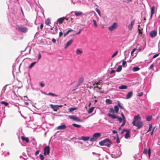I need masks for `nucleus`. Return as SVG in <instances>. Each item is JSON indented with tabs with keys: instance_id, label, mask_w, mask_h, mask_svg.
<instances>
[{
	"instance_id": "obj_1",
	"label": "nucleus",
	"mask_w": 160,
	"mask_h": 160,
	"mask_svg": "<svg viewBox=\"0 0 160 160\" xmlns=\"http://www.w3.org/2000/svg\"><path fill=\"white\" fill-rule=\"evenodd\" d=\"M110 143H112L110 140V139L107 138L99 142V144L100 146H106L108 147H110L111 145Z\"/></svg>"
},
{
	"instance_id": "obj_2",
	"label": "nucleus",
	"mask_w": 160,
	"mask_h": 160,
	"mask_svg": "<svg viewBox=\"0 0 160 160\" xmlns=\"http://www.w3.org/2000/svg\"><path fill=\"white\" fill-rule=\"evenodd\" d=\"M121 153L122 152H121L120 148L118 147L115 148L114 151L113 152L112 155L115 156L114 157V158H117L118 157H119L120 156Z\"/></svg>"
},
{
	"instance_id": "obj_3",
	"label": "nucleus",
	"mask_w": 160,
	"mask_h": 160,
	"mask_svg": "<svg viewBox=\"0 0 160 160\" xmlns=\"http://www.w3.org/2000/svg\"><path fill=\"white\" fill-rule=\"evenodd\" d=\"M101 136V133L99 132H97L94 133L93 135L90 140V141L93 142L96 140L97 139L100 137Z\"/></svg>"
},
{
	"instance_id": "obj_4",
	"label": "nucleus",
	"mask_w": 160,
	"mask_h": 160,
	"mask_svg": "<svg viewBox=\"0 0 160 160\" xmlns=\"http://www.w3.org/2000/svg\"><path fill=\"white\" fill-rule=\"evenodd\" d=\"M17 29L19 32L23 33L27 32L28 31V28L22 27H18L17 28Z\"/></svg>"
},
{
	"instance_id": "obj_5",
	"label": "nucleus",
	"mask_w": 160,
	"mask_h": 160,
	"mask_svg": "<svg viewBox=\"0 0 160 160\" xmlns=\"http://www.w3.org/2000/svg\"><path fill=\"white\" fill-rule=\"evenodd\" d=\"M134 126L137 127L138 129L141 128L143 125V123L141 121H138L132 124Z\"/></svg>"
},
{
	"instance_id": "obj_6",
	"label": "nucleus",
	"mask_w": 160,
	"mask_h": 160,
	"mask_svg": "<svg viewBox=\"0 0 160 160\" xmlns=\"http://www.w3.org/2000/svg\"><path fill=\"white\" fill-rule=\"evenodd\" d=\"M50 106L51 108L54 111H57L58 109H59L60 107H62V105H54L53 104H51Z\"/></svg>"
},
{
	"instance_id": "obj_7",
	"label": "nucleus",
	"mask_w": 160,
	"mask_h": 160,
	"mask_svg": "<svg viewBox=\"0 0 160 160\" xmlns=\"http://www.w3.org/2000/svg\"><path fill=\"white\" fill-rule=\"evenodd\" d=\"M69 117L70 119L73 120L77 122H82V120L80 119L78 117L74 116H69Z\"/></svg>"
},
{
	"instance_id": "obj_8",
	"label": "nucleus",
	"mask_w": 160,
	"mask_h": 160,
	"mask_svg": "<svg viewBox=\"0 0 160 160\" xmlns=\"http://www.w3.org/2000/svg\"><path fill=\"white\" fill-rule=\"evenodd\" d=\"M118 27L117 24L116 22L113 23L112 25L108 27V29L109 30L112 31L113 30L115 29Z\"/></svg>"
},
{
	"instance_id": "obj_9",
	"label": "nucleus",
	"mask_w": 160,
	"mask_h": 160,
	"mask_svg": "<svg viewBox=\"0 0 160 160\" xmlns=\"http://www.w3.org/2000/svg\"><path fill=\"white\" fill-rule=\"evenodd\" d=\"M50 148L48 146L45 147L44 148V154L45 155H48L50 153Z\"/></svg>"
},
{
	"instance_id": "obj_10",
	"label": "nucleus",
	"mask_w": 160,
	"mask_h": 160,
	"mask_svg": "<svg viewBox=\"0 0 160 160\" xmlns=\"http://www.w3.org/2000/svg\"><path fill=\"white\" fill-rule=\"evenodd\" d=\"M141 119V118L138 114L137 115L135 116L132 122V124H133L136 122L137 121H138V120H140Z\"/></svg>"
},
{
	"instance_id": "obj_11",
	"label": "nucleus",
	"mask_w": 160,
	"mask_h": 160,
	"mask_svg": "<svg viewBox=\"0 0 160 160\" xmlns=\"http://www.w3.org/2000/svg\"><path fill=\"white\" fill-rule=\"evenodd\" d=\"M135 20H133L131 22L130 24H129L128 26V29L131 31L132 30L133 26L135 24Z\"/></svg>"
},
{
	"instance_id": "obj_12",
	"label": "nucleus",
	"mask_w": 160,
	"mask_h": 160,
	"mask_svg": "<svg viewBox=\"0 0 160 160\" xmlns=\"http://www.w3.org/2000/svg\"><path fill=\"white\" fill-rule=\"evenodd\" d=\"M157 35V32L155 30H153L150 32V35L151 38H153L155 37Z\"/></svg>"
},
{
	"instance_id": "obj_13",
	"label": "nucleus",
	"mask_w": 160,
	"mask_h": 160,
	"mask_svg": "<svg viewBox=\"0 0 160 160\" xmlns=\"http://www.w3.org/2000/svg\"><path fill=\"white\" fill-rule=\"evenodd\" d=\"M155 8V7L154 6H152L151 8V14L149 19H151L152 18V16L154 13Z\"/></svg>"
},
{
	"instance_id": "obj_14",
	"label": "nucleus",
	"mask_w": 160,
	"mask_h": 160,
	"mask_svg": "<svg viewBox=\"0 0 160 160\" xmlns=\"http://www.w3.org/2000/svg\"><path fill=\"white\" fill-rule=\"evenodd\" d=\"M133 95V92L132 91H130L128 92L127 95H126L125 98L126 99H129L131 98Z\"/></svg>"
},
{
	"instance_id": "obj_15",
	"label": "nucleus",
	"mask_w": 160,
	"mask_h": 160,
	"mask_svg": "<svg viewBox=\"0 0 160 160\" xmlns=\"http://www.w3.org/2000/svg\"><path fill=\"white\" fill-rule=\"evenodd\" d=\"M65 19H66L67 20H68V19H66V18L64 17L60 18L57 20V22H58L59 23H62Z\"/></svg>"
},
{
	"instance_id": "obj_16",
	"label": "nucleus",
	"mask_w": 160,
	"mask_h": 160,
	"mask_svg": "<svg viewBox=\"0 0 160 160\" xmlns=\"http://www.w3.org/2000/svg\"><path fill=\"white\" fill-rule=\"evenodd\" d=\"M66 126L64 125H62L58 126L57 127V129L58 130H62L66 128Z\"/></svg>"
},
{
	"instance_id": "obj_17",
	"label": "nucleus",
	"mask_w": 160,
	"mask_h": 160,
	"mask_svg": "<svg viewBox=\"0 0 160 160\" xmlns=\"http://www.w3.org/2000/svg\"><path fill=\"white\" fill-rule=\"evenodd\" d=\"M148 152V156L149 157H150V154H151V149H150V148H149L148 149V151L146 148H145L144 149L143 152V153H144L145 154H147Z\"/></svg>"
},
{
	"instance_id": "obj_18",
	"label": "nucleus",
	"mask_w": 160,
	"mask_h": 160,
	"mask_svg": "<svg viewBox=\"0 0 160 160\" xmlns=\"http://www.w3.org/2000/svg\"><path fill=\"white\" fill-rule=\"evenodd\" d=\"M130 132L129 130H127L126 133L124 136V138L126 139H128L129 138H130Z\"/></svg>"
},
{
	"instance_id": "obj_19",
	"label": "nucleus",
	"mask_w": 160,
	"mask_h": 160,
	"mask_svg": "<svg viewBox=\"0 0 160 160\" xmlns=\"http://www.w3.org/2000/svg\"><path fill=\"white\" fill-rule=\"evenodd\" d=\"M73 41L72 40H70L68 41L66 45L65 46V48H66L68 47L72 42Z\"/></svg>"
},
{
	"instance_id": "obj_20",
	"label": "nucleus",
	"mask_w": 160,
	"mask_h": 160,
	"mask_svg": "<svg viewBox=\"0 0 160 160\" xmlns=\"http://www.w3.org/2000/svg\"><path fill=\"white\" fill-rule=\"evenodd\" d=\"M90 138L89 137L82 136V137L81 138L79 139L80 140H83L84 141H87Z\"/></svg>"
},
{
	"instance_id": "obj_21",
	"label": "nucleus",
	"mask_w": 160,
	"mask_h": 160,
	"mask_svg": "<svg viewBox=\"0 0 160 160\" xmlns=\"http://www.w3.org/2000/svg\"><path fill=\"white\" fill-rule=\"evenodd\" d=\"M83 81V78L82 77H80L78 80V83L77 85V86H79L82 83Z\"/></svg>"
},
{
	"instance_id": "obj_22",
	"label": "nucleus",
	"mask_w": 160,
	"mask_h": 160,
	"mask_svg": "<svg viewBox=\"0 0 160 160\" xmlns=\"http://www.w3.org/2000/svg\"><path fill=\"white\" fill-rule=\"evenodd\" d=\"M127 86L126 85H122L118 88L120 89H125L127 88Z\"/></svg>"
},
{
	"instance_id": "obj_23",
	"label": "nucleus",
	"mask_w": 160,
	"mask_h": 160,
	"mask_svg": "<svg viewBox=\"0 0 160 160\" xmlns=\"http://www.w3.org/2000/svg\"><path fill=\"white\" fill-rule=\"evenodd\" d=\"M108 116L111 117L113 119H116L117 118H118V116L114 115L111 114H108Z\"/></svg>"
},
{
	"instance_id": "obj_24",
	"label": "nucleus",
	"mask_w": 160,
	"mask_h": 160,
	"mask_svg": "<svg viewBox=\"0 0 160 160\" xmlns=\"http://www.w3.org/2000/svg\"><path fill=\"white\" fill-rule=\"evenodd\" d=\"M75 14L77 16H79L82 14V12H75Z\"/></svg>"
},
{
	"instance_id": "obj_25",
	"label": "nucleus",
	"mask_w": 160,
	"mask_h": 160,
	"mask_svg": "<svg viewBox=\"0 0 160 160\" xmlns=\"http://www.w3.org/2000/svg\"><path fill=\"white\" fill-rule=\"evenodd\" d=\"M114 111L117 114L118 113L119 108L118 106H114Z\"/></svg>"
},
{
	"instance_id": "obj_26",
	"label": "nucleus",
	"mask_w": 160,
	"mask_h": 160,
	"mask_svg": "<svg viewBox=\"0 0 160 160\" xmlns=\"http://www.w3.org/2000/svg\"><path fill=\"white\" fill-rule=\"evenodd\" d=\"M140 69V68L137 67H134L132 69V71L133 72H136Z\"/></svg>"
},
{
	"instance_id": "obj_27",
	"label": "nucleus",
	"mask_w": 160,
	"mask_h": 160,
	"mask_svg": "<svg viewBox=\"0 0 160 160\" xmlns=\"http://www.w3.org/2000/svg\"><path fill=\"white\" fill-rule=\"evenodd\" d=\"M106 102L107 104H110L112 103V102L111 100L107 99L106 100Z\"/></svg>"
},
{
	"instance_id": "obj_28",
	"label": "nucleus",
	"mask_w": 160,
	"mask_h": 160,
	"mask_svg": "<svg viewBox=\"0 0 160 160\" xmlns=\"http://www.w3.org/2000/svg\"><path fill=\"white\" fill-rule=\"evenodd\" d=\"M36 62H33L32 63L29 67V69L32 68L36 64Z\"/></svg>"
},
{
	"instance_id": "obj_29",
	"label": "nucleus",
	"mask_w": 160,
	"mask_h": 160,
	"mask_svg": "<svg viewBox=\"0 0 160 160\" xmlns=\"http://www.w3.org/2000/svg\"><path fill=\"white\" fill-rule=\"evenodd\" d=\"M22 139L23 141H25L27 143L29 141L28 138H26L24 137H22Z\"/></svg>"
},
{
	"instance_id": "obj_30",
	"label": "nucleus",
	"mask_w": 160,
	"mask_h": 160,
	"mask_svg": "<svg viewBox=\"0 0 160 160\" xmlns=\"http://www.w3.org/2000/svg\"><path fill=\"white\" fill-rule=\"evenodd\" d=\"M94 107H92L91 108H90L88 110V113H92L93 112V111L94 110Z\"/></svg>"
},
{
	"instance_id": "obj_31",
	"label": "nucleus",
	"mask_w": 160,
	"mask_h": 160,
	"mask_svg": "<svg viewBox=\"0 0 160 160\" xmlns=\"http://www.w3.org/2000/svg\"><path fill=\"white\" fill-rule=\"evenodd\" d=\"M122 69L121 66H119L116 69V71L117 72H119L121 71Z\"/></svg>"
},
{
	"instance_id": "obj_32",
	"label": "nucleus",
	"mask_w": 160,
	"mask_h": 160,
	"mask_svg": "<svg viewBox=\"0 0 160 160\" xmlns=\"http://www.w3.org/2000/svg\"><path fill=\"white\" fill-rule=\"evenodd\" d=\"M51 23L50 20L49 18H48L47 19L46 21H45V23L47 25H49V24Z\"/></svg>"
},
{
	"instance_id": "obj_33",
	"label": "nucleus",
	"mask_w": 160,
	"mask_h": 160,
	"mask_svg": "<svg viewBox=\"0 0 160 160\" xmlns=\"http://www.w3.org/2000/svg\"><path fill=\"white\" fill-rule=\"evenodd\" d=\"M109 112L112 113H114L115 112L113 108H110Z\"/></svg>"
},
{
	"instance_id": "obj_34",
	"label": "nucleus",
	"mask_w": 160,
	"mask_h": 160,
	"mask_svg": "<svg viewBox=\"0 0 160 160\" xmlns=\"http://www.w3.org/2000/svg\"><path fill=\"white\" fill-rule=\"evenodd\" d=\"M72 125L75 127L77 128H81V126L75 123H73L72 124Z\"/></svg>"
},
{
	"instance_id": "obj_35",
	"label": "nucleus",
	"mask_w": 160,
	"mask_h": 160,
	"mask_svg": "<svg viewBox=\"0 0 160 160\" xmlns=\"http://www.w3.org/2000/svg\"><path fill=\"white\" fill-rule=\"evenodd\" d=\"M0 103L4 105L5 106H7L8 105V103L4 101H2L0 102Z\"/></svg>"
},
{
	"instance_id": "obj_36",
	"label": "nucleus",
	"mask_w": 160,
	"mask_h": 160,
	"mask_svg": "<svg viewBox=\"0 0 160 160\" xmlns=\"http://www.w3.org/2000/svg\"><path fill=\"white\" fill-rule=\"evenodd\" d=\"M152 118V116H148L146 118V119L147 121H150Z\"/></svg>"
},
{
	"instance_id": "obj_37",
	"label": "nucleus",
	"mask_w": 160,
	"mask_h": 160,
	"mask_svg": "<svg viewBox=\"0 0 160 160\" xmlns=\"http://www.w3.org/2000/svg\"><path fill=\"white\" fill-rule=\"evenodd\" d=\"M77 109L76 108H72L69 109V112H71Z\"/></svg>"
},
{
	"instance_id": "obj_38",
	"label": "nucleus",
	"mask_w": 160,
	"mask_h": 160,
	"mask_svg": "<svg viewBox=\"0 0 160 160\" xmlns=\"http://www.w3.org/2000/svg\"><path fill=\"white\" fill-rule=\"evenodd\" d=\"M47 95H51V96H53V97H55H55H57V96H58V95H57L56 94H55L51 93V92L49 93Z\"/></svg>"
},
{
	"instance_id": "obj_39",
	"label": "nucleus",
	"mask_w": 160,
	"mask_h": 160,
	"mask_svg": "<svg viewBox=\"0 0 160 160\" xmlns=\"http://www.w3.org/2000/svg\"><path fill=\"white\" fill-rule=\"evenodd\" d=\"M152 128V125L151 124H149V129L148 130L147 132H149L150 131H151Z\"/></svg>"
},
{
	"instance_id": "obj_40",
	"label": "nucleus",
	"mask_w": 160,
	"mask_h": 160,
	"mask_svg": "<svg viewBox=\"0 0 160 160\" xmlns=\"http://www.w3.org/2000/svg\"><path fill=\"white\" fill-rule=\"evenodd\" d=\"M82 52V51L79 49H77L76 51V53L77 54H81Z\"/></svg>"
},
{
	"instance_id": "obj_41",
	"label": "nucleus",
	"mask_w": 160,
	"mask_h": 160,
	"mask_svg": "<svg viewBox=\"0 0 160 160\" xmlns=\"http://www.w3.org/2000/svg\"><path fill=\"white\" fill-rule=\"evenodd\" d=\"M95 10L98 13V14L100 16H101V13H100V12L99 10L97 8H96L95 9Z\"/></svg>"
},
{
	"instance_id": "obj_42",
	"label": "nucleus",
	"mask_w": 160,
	"mask_h": 160,
	"mask_svg": "<svg viewBox=\"0 0 160 160\" xmlns=\"http://www.w3.org/2000/svg\"><path fill=\"white\" fill-rule=\"evenodd\" d=\"M40 158L41 160H44V156L41 154H40Z\"/></svg>"
},
{
	"instance_id": "obj_43",
	"label": "nucleus",
	"mask_w": 160,
	"mask_h": 160,
	"mask_svg": "<svg viewBox=\"0 0 160 160\" xmlns=\"http://www.w3.org/2000/svg\"><path fill=\"white\" fill-rule=\"evenodd\" d=\"M92 22H93V24L95 27H97L98 26L97 24L96 23V21L95 20H93Z\"/></svg>"
},
{
	"instance_id": "obj_44",
	"label": "nucleus",
	"mask_w": 160,
	"mask_h": 160,
	"mask_svg": "<svg viewBox=\"0 0 160 160\" xmlns=\"http://www.w3.org/2000/svg\"><path fill=\"white\" fill-rule=\"evenodd\" d=\"M118 119V121L120 122H122V118H121V117H118V118H117Z\"/></svg>"
},
{
	"instance_id": "obj_45",
	"label": "nucleus",
	"mask_w": 160,
	"mask_h": 160,
	"mask_svg": "<svg viewBox=\"0 0 160 160\" xmlns=\"http://www.w3.org/2000/svg\"><path fill=\"white\" fill-rule=\"evenodd\" d=\"M136 50V48H134L131 52V54L132 56H134V55H133V53Z\"/></svg>"
},
{
	"instance_id": "obj_46",
	"label": "nucleus",
	"mask_w": 160,
	"mask_h": 160,
	"mask_svg": "<svg viewBox=\"0 0 160 160\" xmlns=\"http://www.w3.org/2000/svg\"><path fill=\"white\" fill-rule=\"evenodd\" d=\"M122 65L123 67H126V61H123L122 62Z\"/></svg>"
},
{
	"instance_id": "obj_47",
	"label": "nucleus",
	"mask_w": 160,
	"mask_h": 160,
	"mask_svg": "<svg viewBox=\"0 0 160 160\" xmlns=\"http://www.w3.org/2000/svg\"><path fill=\"white\" fill-rule=\"evenodd\" d=\"M121 116L122 117V118L123 119V120H126L125 118L124 114H123V113L122 112L121 113Z\"/></svg>"
},
{
	"instance_id": "obj_48",
	"label": "nucleus",
	"mask_w": 160,
	"mask_h": 160,
	"mask_svg": "<svg viewBox=\"0 0 160 160\" xmlns=\"http://www.w3.org/2000/svg\"><path fill=\"white\" fill-rule=\"evenodd\" d=\"M143 94V93L142 92H140L138 93L137 95L138 96L140 97Z\"/></svg>"
},
{
	"instance_id": "obj_49",
	"label": "nucleus",
	"mask_w": 160,
	"mask_h": 160,
	"mask_svg": "<svg viewBox=\"0 0 160 160\" xmlns=\"http://www.w3.org/2000/svg\"><path fill=\"white\" fill-rule=\"evenodd\" d=\"M51 32L52 34H55L56 33H57V31H56L54 30L52 32Z\"/></svg>"
},
{
	"instance_id": "obj_50",
	"label": "nucleus",
	"mask_w": 160,
	"mask_h": 160,
	"mask_svg": "<svg viewBox=\"0 0 160 160\" xmlns=\"http://www.w3.org/2000/svg\"><path fill=\"white\" fill-rule=\"evenodd\" d=\"M159 55V54H156L154 55L152 57L153 58H155L158 57Z\"/></svg>"
},
{
	"instance_id": "obj_51",
	"label": "nucleus",
	"mask_w": 160,
	"mask_h": 160,
	"mask_svg": "<svg viewBox=\"0 0 160 160\" xmlns=\"http://www.w3.org/2000/svg\"><path fill=\"white\" fill-rule=\"evenodd\" d=\"M155 128V127H154V128H153L152 130V132H151V133H150V135H153V131H154V130Z\"/></svg>"
},
{
	"instance_id": "obj_52",
	"label": "nucleus",
	"mask_w": 160,
	"mask_h": 160,
	"mask_svg": "<svg viewBox=\"0 0 160 160\" xmlns=\"http://www.w3.org/2000/svg\"><path fill=\"white\" fill-rule=\"evenodd\" d=\"M118 53V51H117L116 52H115L112 55V57H113L115 56Z\"/></svg>"
},
{
	"instance_id": "obj_53",
	"label": "nucleus",
	"mask_w": 160,
	"mask_h": 160,
	"mask_svg": "<svg viewBox=\"0 0 160 160\" xmlns=\"http://www.w3.org/2000/svg\"><path fill=\"white\" fill-rule=\"evenodd\" d=\"M39 150H37L36 152H35V156H37L38 154L39 153Z\"/></svg>"
},
{
	"instance_id": "obj_54",
	"label": "nucleus",
	"mask_w": 160,
	"mask_h": 160,
	"mask_svg": "<svg viewBox=\"0 0 160 160\" xmlns=\"http://www.w3.org/2000/svg\"><path fill=\"white\" fill-rule=\"evenodd\" d=\"M123 123L121 125V126H122L125 125V123L126 122V120H123Z\"/></svg>"
},
{
	"instance_id": "obj_55",
	"label": "nucleus",
	"mask_w": 160,
	"mask_h": 160,
	"mask_svg": "<svg viewBox=\"0 0 160 160\" xmlns=\"http://www.w3.org/2000/svg\"><path fill=\"white\" fill-rule=\"evenodd\" d=\"M128 129H123L122 130V131L121 132V134H122L124 133V132H127V130H128Z\"/></svg>"
},
{
	"instance_id": "obj_56",
	"label": "nucleus",
	"mask_w": 160,
	"mask_h": 160,
	"mask_svg": "<svg viewBox=\"0 0 160 160\" xmlns=\"http://www.w3.org/2000/svg\"><path fill=\"white\" fill-rule=\"evenodd\" d=\"M41 54L40 53L38 54V60H39L41 58Z\"/></svg>"
},
{
	"instance_id": "obj_57",
	"label": "nucleus",
	"mask_w": 160,
	"mask_h": 160,
	"mask_svg": "<svg viewBox=\"0 0 160 160\" xmlns=\"http://www.w3.org/2000/svg\"><path fill=\"white\" fill-rule=\"evenodd\" d=\"M82 29H80L79 30V32H78L76 34V35H78V34H79L80 33V32H81L82 31Z\"/></svg>"
},
{
	"instance_id": "obj_58",
	"label": "nucleus",
	"mask_w": 160,
	"mask_h": 160,
	"mask_svg": "<svg viewBox=\"0 0 160 160\" xmlns=\"http://www.w3.org/2000/svg\"><path fill=\"white\" fill-rule=\"evenodd\" d=\"M116 142L118 143L120 142V140L119 139L118 137V136H117V139Z\"/></svg>"
},
{
	"instance_id": "obj_59",
	"label": "nucleus",
	"mask_w": 160,
	"mask_h": 160,
	"mask_svg": "<svg viewBox=\"0 0 160 160\" xmlns=\"http://www.w3.org/2000/svg\"><path fill=\"white\" fill-rule=\"evenodd\" d=\"M40 86L42 87H43L44 86H45V84L42 82H41L40 83Z\"/></svg>"
},
{
	"instance_id": "obj_60",
	"label": "nucleus",
	"mask_w": 160,
	"mask_h": 160,
	"mask_svg": "<svg viewBox=\"0 0 160 160\" xmlns=\"http://www.w3.org/2000/svg\"><path fill=\"white\" fill-rule=\"evenodd\" d=\"M63 35V33L62 32H59V37H61Z\"/></svg>"
},
{
	"instance_id": "obj_61",
	"label": "nucleus",
	"mask_w": 160,
	"mask_h": 160,
	"mask_svg": "<svg viewBox=\"0 0 160 160\" xmlns=\"http://www.w3.org/2000/svg\"><path fill=\"white\" fill-rule=\"evenodd\" d=\"M153 64H151L149 67V69H152L153 68Z\"/></svg>"
},
{
	"instance_id": "obj_62",
	"label": "nucleus",
	"mask_w": 160,
	"mask_h": 160,
	"mask_svg": "<svg viewBox=\"0 0 160 160\" xmlns=\"http://www.w3.org/2000/svg\"><path fill=\"white\" fill-rule=\"evenodd\" d=\"M52 41L54 43H55L56 42V40L54 38H53L52 40Z\"/></svg>"
},
{
	"instance_id": "obj_63",
	"label": "nucleus",
	"mask_w": 160,
	"mask_h": 160,
	"mask_svg": "<svg viewBox=\"0 0 160 160\" xmlns=\"http://www.w3.org/2000/svg\"><path fill=\"white\" fill-rule=\"evenodd\" d=\"M68 33L69 32H68V31H67L65 33H64V37L66 36V35H67Z\"/></svg>"
},
{
	"instance_id": "obj_64",
	"label": "nucleus",
	"mask_w": 160,
	"mask_h": 160,
	"mask_svg": "<svg viewBox=\"0 0 160 160\" xmlns=\"http://www.w3.org/2000/svg\"><path fill=\"white\" fill-rule=\"evenodd\" d=\"M119 108L123 109L124 110H125V108L121 105L120 106Z\"/></svg>"
}]
</instances>
